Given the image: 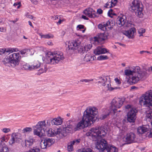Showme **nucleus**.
Masks as SVG:
<instances>
[{"label":"nucleus","instance_id":"nucleus-40","mask_svg":"<svg viewBox=\"0 0 152 152\" xmlns=\"http://www.w3.org/2000/svg\"><path fill=\"white\" fill-rule=\"evenodd\" d=\"M40 149L37 148V147H34L33 148H31L27 152H39Z\"/></svg>","mask_w":152,"mask_h":152},{"label":"nucleus","instance_id":"nucleus-4","mask_svg":"<svg viewBox=\"0 0 152 152\" xmlns=\"http://www.w3.org/2000/svg\"><path fill=\"white\" fill-rule=\"evenodd\" d=\"M20 58V56L19 53H13L9 56H6L2 62L6 66H11L14 67L18 65Z\"/></svg>","mask_w":152,"mask_h":152},{"label":"nucleus","instance_id":"nucleus-12","mask_svg":"<svg viewBox=\"0 0 152 152\" xmlns=\"http://www.w3.org/2000/svg\"><path fill=\"white\" fill-rule=\"evenodd\" d=\"M22 137L19 133H13L11 135V138L9 142L10 145L14 144L15 142L20 143L22 141Z\"/></svg>","mask_w":152,"mask_h":152},{"label":"nucleus","instance_id":"nucleus-51","mask_svg":"<svg viewBox=\"0 0 152 152\" xmlns=\"http://www.w3.org/2000/svg\"><path fill=\"white\" fill-rule=\"evenodd\" d=\"M109 115L108 114H102V115L100 117V119L101 120H103L107 116Z\"/></svg>","mask_w":152,"mask_h":152},{"label":"nucleus","instance_id":"nucleus-43","mask_svg":"<svg viewBox=\"0 0 152 152\" xmlns=\"http://www.w3.org/2000/svg\"><path fill=\"white\" fill-rule=\"evenodd\" d=\"M6 49L4 48L0 50V55L2 56H5L7 54Z\"/></svg>","mask_w":152,"mask_h":152},{"label":"nucleus","instance_id":"nucleus-54","mask_svg":"<svg viewBox=\"0 0 152 152\" xmlns=\"http://www.w3.org/2000/svg\"><path fill=\"white\" fill-rule=\"evenodd\" d=\"M113 11V10L112 9H110L108 12L107 14L108 16L110 17H112L111 16V15L113 14L112 12Z\"/></svg>","mask_w":152,"mask_h":152},{"label":"nucleus","instance_id":"nucleus-32","mask_svg":"<svg viewBox=\"0 0 152 152\" xmlns=\"http://www.w3.org/2000/svg\"><path fill=\"white\" fill-rule=\"evenodd\" d=\"M47 69V65L45 64L44 66L42 67L39 70V72L38 73V75H40V74L43 73L45 72Z\"/></svg>","mask_w":152,"mask_h":152},{"label":"nucleus","instance_id":"nucleus-7","mask_svg":"<svg viewBox=\"0 0 152 152\" xmlns=\"http://www.w3.org/2000/svg\"><path fill=\"white\" fill-rule=\"evenodd\" d=\"M139 103L141 105L149 107H152V90H149L140 98Z\"/></svg>","mask_w":152,"mask_h":152},{"label":"nucleus","instance_id":"nucleus-15","mask_svg":"<svg viewBox=\"0 0 152 152\" xmlns=\"http://www.w3.org/2000/svg\"><path fill=\"white\" fill-rule=\"evenodd\" d=\"M61 129L56 127L50 128L47 131V135L49 137H54L61 133Z\"/></svg>","mask_w":152,"mask_h":152},{"label":"nucleus","instance_id":"nucleus-29","mask_svg":"<svg viewBox=\"0 0 152 152\" xmlns=\"http://www.w3.org/2000/svg\"><path fill=\"white\" fill-rule=\"evenodd\" d=\"M45 142V145H47L49 147L53 143H54V140L52 139H46L44 140Z\"/></svg>","mask_w":152,"mask_h":152},{"label":"nucleus","instance_id":"nucleus-33","mask_svg":"<svg viewBox=\"0 0 152 152\" xmlns=\"http://www.w3.org/2000/svg\"><path fill=\"white\" fill-rule=\"evenodd\" d=\"M125 73V74L127 76H129L130 75H132V76L130 77V79H129V80L130 81V79L131 80V78L133 76V73L132 71V70L130 69H126L125 70L124 72Z\"/></svg>","mask_w":152,"mask_h":152},{"label":"nucleus","instance_id":"nucleus-34","mask_svg":"<svg viewBox=\"0 0 152 152\" xmlns=\"http://www.w3.org/2000/svg\"><path fill=\"white\" fill-rule=\"evenodd\" d=\"M77 152H94V151L91 148H84L83 149L78 150Z\"/></svg>","mask_w":152,"mask_h":152},{"label":"nucleus","instance_id":"nucleus-57","mask_svg":"<svg viewBox=\"0 0 152 152\" xmlns=\"http://www.w3.org/2000/svg\"><path fill=\"white\" fill-rule=\"evenodd\" d=\"M97 12L100 15L102 14L103 12V11L102 10L100 9H99L97 10Z\"/></svg>","mask_w":152,"mask_h":152},{"label":"nucleus","instance_id":"nucleus-22","mask_svg":"<svg viewBox=\"0 0 152 152\" xmlns=\"http://www.w3.org/2000/svg\"><path fill=\"white\" fill-rule=\"evenodd\" d=\"M109 79V77L107 76H102L98 78L96 80L98 81L97 83L101 84L104 86L105 85L106 83H107L108 79Z\"/></svg>","mask_w":152,"mask_h":152},{"label":"nucleus","instance_id":"nucleus-52","mask_svg":"<svg viewBox=\"0 0 152 152\" xmlns=\"http://www.w3.org/2000/svg\"><path fill=\"white\" fill-rule=\"evenodd\" d=\"M77 30L84 29V26L82 25H79L77 26Z\"/></svg>","mask_w":152,"mask_h":152},{"label":"nucleus","instance_id":"nucleus-6","mask_svg":"<svg viewBox=\"0 0 152 152\" xmlns=\"http://www.w3.org/2000/svg\"><path fill=\"white\" fill-rule=\"evenodd\" d=\"M150 72L149 69H143L142 71L136 74L133 77H132L130 79V82L132 84H134L137 83L140 80H144L146 78L149 76Z\"/></svg>","mask_w":152,"mask_h":152},{"label":"nucleus","instance_id":"nucleus-8","mask_svg":"<svg viewBox=\"0 0 152 152\" xmlns=\"http://www.w3.org/2000/svg\"><path fill=\"white\" fill-rule=\"evenodd\" d=\"M141 3L139 1H134L132 3L130 9L133 12H134L135 15L139 18L143 16L142 12L143 8Z\"/></svg>","mask_w":152,"mask_h":152},{"label":"nucleus","instance_id":"nucleus-13","mask_svg":"<svg viewBox=\"0 0 152 152\" xmlns=\"http://www.w3.org/2000/svg\"><path fill=\"white\" fill-rule=\"evenodd\" d=\"M136 139L135 134L133 132H130L126 134L124 138L126 142L125 144H129L135 142Z\"/></svg>","mask_w":152,"mask_h":152},{"label":"nucleus","instance_id":"nucleus-3","mask_svg":"<svg viewBox=\"0 0 152 152\" xmlns=\"http://www.w3.org/2000/svg\"><path fill=\"white\" fill-rule=\"evenodd\" d=\"M43 61L47 64H57L61 60H63L64 58L63 53L60 52H54L52 53L50 52L47 53L46 56V58Z\"/></svg>","mask_w":152,"mask_h":152},{"label":"nucleus","instance_id":"nucleus-59","mask_svg":"<svg viewBox=\"0 0 152 152\" xmlns=\"http://www.w3.org/2000/svg\"><path fill=\"white\" fill-rule=\"evenodd\" d=\"M115 82L118 84H120L121 82L119 80L118 78H116L115 79Z\"/></svg>","mask_w":152,"mask_h":152},{"label":"nucleus","instance_id":"nucleus-20","mask_svg":"<svg viewBox=\"0 0 152 152\" xmlns=\"http://www.w3.org/2000/svg\"><path fill=\"white\" fill-rule=\"evenodd\" d=\"M136 31L135 28H132L128 30L124 31V34L129 38H133L134 37V34Z\"/></svg>","mask_w":152,"mask_h":152},{"label":"nucleus","instance_id":"nucleus-23","mask_svg":"<svg viewBox=\"0 0 152 152\" xmlns=\"http://www.w3.org/2000/svg\"><path fill=\"white\" fill-rule=\"evenodd\" d=\"M63 122V120L60 117L54 118L50 121V124L53 125H61Z\"/></svg>","mask_w":152,"mask_h":152},{"label":"nucleus","instance_id":"nucleus-14","mask_svg":"<svg viewBox=\"0 0 152 152\" xmlns=\"http://www.w3.org/2000/svg\"><path fill=\"white\" fill-rule=\"evenodd\" d=\"M79 44H81V42L79 40L69 42L68 45V48L66 49L67 53H70V50H74L77 49Z\"/></svg>","mask_w":152,"mask_h":152},{"label":"nucleus","instance_id":"nucleus-44","mask_svg":"<svg viewBox=\"0 0 152 152\" xmlns=\"http://www.w3.org/2000/svg\"><path fill=\"white\" fill-rule=\"evenodd\" d=\"M145 31V30L142 28H141L138 30V33L140 34L139 36H142V34Z\"/></svg>","mask_w":152,"mask_h":152},{"label":"nucleus","instance_id":"nucleus-58","mask_svg":"<svg viewBox=\"0 0 152 152\" xmlns=\"http://www.w3.org/2000/svg\"><path fill=\"white\" fill-rule=\"evenodd\" d=\"M7 54L8 53H12L13 52V50H12L11 48H9V49H7Z\"/></svg>","mask_w":152,"mask_h":152},{"label":"nucleus","instance_id":"nucleus-56","mask_svg":"<svg viewBox=\"0 0 152 152\" xmlns=\"http://www.w3.org/2000/svg\"><path fill=\"white\" fill-rule=\"evenodd\" d=\"M63 130H62L61 129V133L60 134H59L60 136H61V134L62 135L64 136H66V133L67 132H62Z\"/></svg>","mask_w":152,"mask_h":152},{"label":"nucleus","instance_id":"nucleus-41","mask_svg":"<svg viewBox=\"0 0 152 152\" xmlns=\"http://www.w3.org/2000/svg\"><path fill=\"white\" fill-rule=\"evenodd\" d=\"M108 57L106 56L101 55L98 57L97 59L98 60H102L108 59Z\"/></svg>","mask_w":152,"mask_h":152},{"label":"nucleus","instance_id":"nucleus-37","mask_svg":"<svg viewBox=\"0 0 152 152\" xmlns=\"http://www.w3.org/2000/svg\"><path fill=\"white\" fill-rule=\"evenodd\" d=\"M32 131V129L30 127H27L24 128L22 130V133H25L26 132H30Z\"/></svg>","mask_w":152,"mask_h":152},{"label":"nucleus","instance_id":"nucleus-10","mask_svg":"<svg viewBox=\"0 0 152 152\" xmlns=\"http://www.w3.org/2000/svg\"><path fill=\"white\" fill-rule=\"evenodd\" d=\"M116 24L119 27L124 26L126 27H130L132 24V22L127 20L126 15H124L119 16L116 19Z\"/></svg>","mask_w":152,"mask_h":152},{"label":"nucleus","instance_id":"nucleus-27","mask_svg":"<svg viewBox=\"0 0 152 152\" xmlns=\"http://www.w3.org/2000/svg\"><path fill=\"white\" fill-rule=\"evenodd\" d=\"M40 63L38 61H36L31 66L30 69H31V70L38 68L40 66Z\"/></svg>","mask_w":152,"mask_h":152},{"label":"nucleus","instance_id":"nucleus-61","mask_svg":"<svg viewBox=\"0 0 152 152\" xmlns=\"http://www.w3.org/2000/svg\"><path fill=\"white\" fill-rule=\"evenodd\" d=\"M0 31L1 32H4L6 31V29L3 27H0Z\"/></svg>","mask_w":152,"mask_h":152},{"label":"nucleus","instance_id":"nucleus-24","mask_svg":"<svg viewBox=\"0 0 152 152\" xmlns=\"http://www.w3.org/2000/svg\"><path fill=\"white\" fill-rule=\"evenodd\" d=\"M118 148L115 146L112 145H108L104 152H118Z\"/></svg>","mask_w":152,"mask_h":152},{"label":"nucleus","instance_id":"nucleus-18","mask_svg":"<svg viewBox=\"0 0 152 152\" xmlns=\"http://www.w3.org/2000/svg\"><path fill=\"white\" fill-rule=\"evenodd\" d=\"M147 120L150 121L152 120L151 122V126H152L151 129H150V134L148 135V137L149 138L152 137V110H150L149 111L147 112L146 115Z\"/></svg>","mask_w":152,"mask_h":152},{"label":"nucleus","instance_id":"nucleus-36","mask_svg":"<svg viewBox=\"0 0 152 152\" xmlns=\"http://www.w3.org/2000/svg\"><path fill=\"white\" fill-rule=\"evenodd\" d=\"M72 129V126L71 125H69L68 126H67L63 128L62 132H68L69 131H71Z\"/></svg>","mask_w":152,"mask_h":152},{"label":"nucleus","instance_id":"nucleus-21","mask_svg":"<svg viewBox=\"0 0 152 152\" xmlns=\"http://www.w3.org/2000/svg\"><path fill=\"white\" fill-rule=\"evenodd\" d=\"M150 129L149 126L148 125L139 126L137 129V132L139 134H142L149 131Z\"/></svg>","mask_w":152,"mask_h":152},{"label":"nucleus","instance_id":"nucleus-9","mask_svg":"<svg viewBox=\"0 0 152 152\" xmlns=\"http://www.w3.org/2000/svg\"><path fill=\"white\" fill-rule=\"evenodd\" d=\"M126 111H127V120L129 122H134L136 118L137 110L134 107H132L130 105L125 106Z\"/></svg>","mask_w":152,"mask_h":152},{"label":"nucleus","instance_id":"nucleus-30","mask_svg":"<svg viewBox=\"0 0 152 152\" xmlns=\"http://www.w3.org/2000/svg\"><path fill=\"white\" fill-rule=\"evenodd\" d=\"M41 38L50 39L53 37V36L51 34H48L45 35H42V34H39Z\"/></svg>","mask_w":152,"mask_h":152},{"label":"nucleus","instance_id":"nucleus-11","mask_svg":"<svg viewBox=\"0 0 152 152\" xmlns=\"http://www.w3.org/2000/svg\"><path fill=\"white\" fill-rule=\"evenodd\" d=\"M124 102L122 99L119 98L114 99L111 103L110 112L115 114L117 109L122 106Z\"/></svg>","mask_w":152,"mask_h":152},{"label":"nucleus","instance_id":"nucleus-60","mask_svg":"<svg viewBox=\"0 0 152 152\" xmlns=\"http://www.w3.org/2000/svg\"><path fill=\"white\" fill-rule=\"evenodd\" d=\"M27 50V49H24L23 50H21L20 51V53L22 54H25Z\"/></svg>","mask_w":152,"mask_h":152},{"label":"nucleus","instance_id":"nucleus-49","mask_svg":"<svg viewBox=\"0 0 152 152\" xmlns=\"http://www.w3.org/2000/svg\"><path fill=\"white\" fill-rule=\"evenodd\" d=\"M93 80V79H91V80H88L87 79H82L80 80V82H85L86 83H89L90 81H92Z\"/></svg>","mask_w":152,"mask_h":152},{"label":"nucleus","instance_id":"nucleus-64","mask_svg":"<svg viewBox=\"0 0 152 152\" xmlns=\"http://www.w3.org/2000/svg\"><path fill=\"white\" fill-rule=\"evenodd\" d=\"M28 18L34 20V17L31 15H29L28 16Z\"/></svg>","mask_w":152,"mask_h":152},{"label":"nucleus","instance_id":"nucleus-48","mask_svg":"<svg viewBox=\"0 0 152 152\" xmlns=\"http://www.w3.org/2000/svg\"><path fill=\"white\" fill-rule=\"evenodd\" d=\"M11 131L10 128H4L2 129V131L5 133H7Z\"/></svg>","mask_w":152,"mask_h":152},{"label":"nucleus","instance_id":"nucleus-16","mask_svg":"<svg viewBox=\"0 0 152 152\" xmlns=\"http://www.w3.org/2000/svg\"><path fill=\"white\" fill-rule=\"evenodd\" d=\"M108 34L107 33H99L97 35L94 37V41L98 42H103L107 39Z\"/></svg>","mask_w":152,"mask_h":152},{"label":"nucleus","instance_id":"nucleus-35","mask_svg":"<svg viewBox=\"0 0 152 152\" xmlns=\"http://www.w3.org/2000/svg\"><path fill=\"white\" fill-rule=\"evenodd\" d=\"M98 28L103 31H105L107 30L104 23H102L99 24L98 25Z\"/></svg>","mask_w":152,"mask_h":152},{"label":"nucleus","instance_id":"nucleus-26","mask_svg":"<svg viewBox=\"0 0 152 152\" xmlns=\"http://www.w3.org/2000/svg\"><path fill=\"white\" fill-rule=\"evenodd\" d=\"M25 140L27 147L30 148L33 144L34 140L32 138H29Z\"/></svg>","mask_w":152,"mask_h":152},{"label":"nucleus","instance_id":"nucleus-28","mask_svg":"<svg viewBox=\"0 0 152 152\" xmlns=\"http://www.w3.org/2000/svg\"><path fill=\"white\" fill-rule=\"evenodd\" d=\"M132 70L133 73V76L132 77H133L134 75L140 71V67L138 66H133L132 67Z\"/></svg>","mask_w":152,"mask_h":152},{"label":"nucleus","instance_id":"nucleus-5","mask_svg":"<svg viewBox=\"0 0 152 152\" xmlns=\"http://www.w3.org/2000/svg\"><path fill=\"white\" fill-rule=\"evenodd\" d=\"M50 125V121L49 120L47 121V123H46L45 120L39 121L36 125L33 127L34 128V134L41 137L43 134L42 131H44Z\"/></svg>","mask_w":152,"mask_h":152},{"label":"nucleus","instance_id":"nucleus-39","mask_svg":"<svg viewBox=\"0 0 152 152\" xmlns=\"http://www.w3.org/2000/svg\"><path fill=\"white\" fill-rule=\"evenodd\" d=\"M77 50L79 53H84L85 50L84 49V48L80 45V44H79L78 47V48H77Z\"/></svg>","mask_w":152,"mask_h":152},{"label":"nucleus","instance_id":"nucleus-62","mask_svg":"<svg viewBox=\"0 0 152 152\" xmlns=\"http://www.w3.org/2000/svg\"><path fill=\"white\" fill-rule=\"evenodd\" d=\"M75 140L76 144L80 143V139H78L77 140Z\"/></svg>","mask_w":152,"mask_h":152},{"label":"nucleus","instance_id":"nucleus-19","mask_svg":"<svg viewBox=\"0 0 152 152\" xmlns=\"http://www.w3.org/2000/svg\"><path fill=\"white\" fill-rule=\"evenodd\" d=\"M95 11L91 8L85 10L83 12L84 14L91 18L96 17V15L95 13Z\"/></svg>","mask_w":152,"mask_h":152},{"label":"nucleus","instance_id":"nucleus-55","mask_svg":"<svg viewBox=\"0 0 152 152\" xmlns=\"http://www.w3.org/2000/svg\"><path fill=\"white\" fill-rule=\"evenodd\" d=\"M7 139L5 137H2L1 139V142H3L4 141H5L6 142L7 141Z\"/></svg>","mask_w":152,"mask_h":152},{"label":"nucleus","instance_id":"nucleus-42","mask_svg":"<svg viewBox=\"0 0 152 152\" xmlns=\"http://www.w3.org/2000/svg\"><path fill=\"white\" fill-rule=\"evenodd\" d=\"M45 143H46L45 142L44 140L43 141H41V142L40 143V147L42 149H45L46 148L47 146H48L47 145H45Z\"/></svg>","mask_w":152,"mask_h":152},{"label":"nucleus","instance_id":"nucleus-47","mask_svg":"<svg viewBox=\"0 0 152 152\" xmlns=\"http://www.w3.org/2000/svg\"><path fill=\"white\" fill-rule=\"evenodd\" d=\"M67 150L69 151H72L73 150V146L71 144H70V143L68 144L67 146Z\"/></svg>","mask_w":152,"mask_h":152},{"label":"nucleus","instance_id":"nucleus-38","mask_svg":"<svg viewBox=\"0 0 152 152\" xmlns=\"http://www.w3.org/2000/svg\"><path fill=\"white\" fill-rule=\"evenodd\" d=\"M0 152H9V149L7 146H4L0 149Z\"/></svg>","mask_w":152,"mask_h":152},{"label":"nucleus","instance_id":"nucleus-2","mask_svg":"<svg viewBox=\"0 0 152 152\" xmlns=\"http://www.w3.org/2000/svg\"><path fill=\"white\" fill-rule=\"evenodd\" d=\"M98 113L97 109L93 107H89L84 112L82 120L75 125L74 128L75 131H77L93 123L97 119L95 116Z\"/></svg>","mask_w":152,"mask_h":152},{"label":"nucleus","instance_id":"nucleus-50","mask_svg":"<svg viewBox=\"0 0 152 152\" xmlns=\"http://www.w3.org/2000/svg\"><path fill=\"white\" fill-rule=\"evenodd\" d=\"M105 26H106V28H107V27H108L109 28H112V27L111 26V22L110 21H107L106 23H105Z\"/></svg>","mask_w":152,"mask_h":152},{"label":"nucleus","instance_id":"nucleus-31","mask_svg":"<svg viewBox=\"0 0 152 152\" xmlns=\"http://www.w3.org/2000/svg\"><path fill=\"white\" fill-rule=\"evenodd\" d=\"M107 83H106V84H107V90H109L110 91H112L114 90V89H118V88H119V87H115L113 88L111 87V84H110V81L107 80Z\"/></svg>","mask_w":152,"mask_h":152},{"label":"nucleus","instance_id":"nucleus-25","mask_svg":"<svg viewBox=\"0 0 152 152\" xmlns=\"http://www.w3.org/2000/svg\"><path fill=\"white\" fill-rule=\"evenodd\" d=\"M94 59V57L90 54H87L84 58V61L86 62L92 61Z\"/></svg>","mask_w":152,"mask_h":152},{"label":"nucleus","instance_id":"nucleus-63","mask_svg":"<svg viewBox=\"0 0 152 152\" xmlns=\"http://www.w3.org/2000/svg\"><path fill=\"white\" fill-rule=\"evenodd\" d=\"M82 18H83V19L85 20H88V18L86 16L84 15H82Z\"/></svg>","mask_w":152,"mask_h":152},{"label":"nucleus","instance_id":"nucleus-1","mask_svg":"<svg viewBox=\"0 0 152 152\" xmlns=\"http://www.w3.org/2000/svg\"><path fill=\"white\" fill-rule=\"evenodd\" d=\"M107 130L105 127L101 126L100 127L92 128L86 133V135L89 136L91 139L93 140H97L96 148L100 151L104 152L108 145L107 141L104 139H101L100 140L99 139L104 137L107 134Z\"/></svg>","mask_w":152,"mask_h":152},{"label":"nucleus","instance_id":"nucleus-46","mask_svg":"<svg viewBox=\"0 0 152 152\" xmlns=\"http://www.w3.org/2000/svg\"><path fill=\"white\" fill-rule=\"evenodd\" d=\"M117 1L118 0H111L110 2L111 6L110 7H112L114 6L117 3Z\"/></svg>","mask_w":152,"mask_h":152},{"label":"nucleus","instance_id":"nucleus-17","mask_svg":"<svg viewBox=\"0 0 152 152\" xmlns=\"http://www.w3.org/2000/svg\"><path fill=\"white\" fill-rule=\"evenodd\" d=\"M108 52V50L106 48L99 46L97 47L94 50V53L96 55L104 54Z\"/></svg>","mask_w":152,"mask_h":152},{"label":"nucleus","instance_id":"nucleus-45","mask_svg":"<svg viewBox=\"0 0 152 152\" xmlns=\"http://www.w3.org/2000/svg\"><path fill=\"white\" fill-rule=\"evenodd\" d=\"M31 66L28 64H26L23 65V68L26 70H31V69H30Z\"/></svg>","mask_w":152,"mask_h":152},{"label":"nucleus","instance_id":"nucleus-53","mask_svg":"<svg viewBox=\"0 0 152 152\" xmlns=\"http://www.w3.org/2000/svg\"><path fill=\"white\" fill-rule=\"evenodd\" d=\"M21 144L22 147H25V148L26 147V144L25 140L24 141H23L22 140V141H21Z\"/></svg>","mask_w":152,"mask_h":152}]
</instances>
